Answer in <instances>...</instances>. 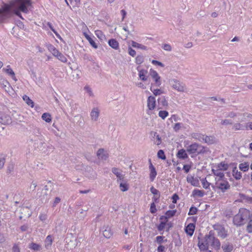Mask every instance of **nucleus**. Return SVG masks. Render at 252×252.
Masks as SVG:
<instances>
[{
    "label": "nucleus",
    "instance_id": "nucleus-60",
    "mask_svg": "<svg viewBox=\"0 0 252 252\" xmlns=\"http://www.w3.org/2000/svg\"><path fill=\"white\" fill-rule=\"evenodd\" d=\"M47 218V215L45 213H40L39 216V220L42 221H44Z\"/></svg>",
    "mask_w": 252,
    "mask_h": 252
},
{
    "label": "nucleus",
    "instance_id": "nucleus-5",
    "mask_svg": "<svg viewBox=\"0 0 252 252\" xmlns=\"http://www.w3.org/2000/svg\"><path fill=\"white\" fill-rule=\"evenodd\" d=\"M186 150L189 154H200L204 153L205 150L204 147L196 143H192L186 147Z\"/></svg>",
    "mask_w": 252,
    "mask_h": 252
},
{
    "label": "nucleus",
    "instance_id": "nucleus-45",
    "mask_svg": "<svg viewBox=\"0 0 252 252\" xmlns=\"http://www.w3.org/2000/svg\"><path fill=\"white\" fill-rule=\"evenodd\" d=\"M55 57L63 63H66L67 61L66 58L61 52H59Z\"/></svg>",
    "mask_w": 252,
    "mask_h": 252
},
{
    "label": "nucleus",
    "instance_id": "nucleus-24",
    "mask_svg": "<svg viewBox=\"0 0 252 252\" xmlns=\"http://www.w3.org/2000/svg\"><path fill=\"white\" fill-rule=\"evenodd\" d=\"M177 157L179 158L183 159L188 158L186 151L184 149L180 150L177 154Z\"/></svg>",
    "mask_w": 252,
    "mask_h": 252
},
{
    "label": "nucleus",
    "instance_id": "nucleus-26",
    "mask_svg": "<svg viewBox=\"0 0 252 252\" xmlns=\"http://www.w3.org/2000/svg\"><path fill=\"white\" fill-rule=\"evenodd\" d=\"M158 102L159 105H161L162 107H166L168 106V102L164 96L158 97Z\"/></svg>",
    "mask_w": 252,
    "mask_h": 252
},
{
    "label": "nucleus",
    "instance_id": "nucleus-59",
    "mask_svg": "<svg viewBox=\"0 0 252 252\" xmlns=\"http://www.w3.org/2000/svg\"><path fill=\"white\" fill-rule=\"evenodd\" d=\"M166 222H161L160 224L158 226V231H162L165 226Z\"/></svg>",
    "mask_w": 252,
    "mask_h": 252
},
{
    "label": "nucleus",
    "instance_id": "nucleus-41",
    "mask_svg": "<svg viewBox=\"0 0 252 252\" xmlns=\"http://www.w3.org/2000/svg\"><path fill=\"white\" fill-rule=\"evenodd\" d=\"M240 169L244 172L247 171L249 170V164L248 162H243L239 164Z\"/></svg>",
    "mask_w": 252,
    "mask_h": 252
},
{
    "label": "nucleus",
    "instance_id": "nucleus-50",
    "mask_svg": "<svg viewBox=\"0 0 252 252\" xmlns=\"http://www.w3.org/2000/svg\"><path fill=\"white\" fill-rule=\"evenodd\" d=\"M67 102L69 106L71 107L72 110H75L77 108L76 104L72 100L67 99Z\"/></svg>",
    "mask_w": 252,
    "mask_h": 252
},
{
    "label": "nucleus",
    "instance_id": "nucleus-19",
    "mask_svg": "<svg viewBox=\"0 0 252 252\" xmlns=\"http://www.w3.org/2000/svg\"><path fill=\"white\" fill-rule=\"evenodd\" d=\"M102 233L103 236L106 238H110L112 235V232L109 226L102 228Z\"/></svg>",
    "mask_w": 252,
    "mask_h": 252
},
{
    "label": "nucleus",
    "instance_id": "nucleus-64",
    "mask_svg": "<svg viewBox=\"0 0 252 252\" xmlns=\"http://www.w3.org/2000/svg\"><path fill=\"white\" fill-rule=\"evenodd\" d=\"M245 127L247 130H252V122H249L246 123Z\"/></svg>",
    "mask_w": 252,
    "mask_h": 252
},
{
    "label": "nucleus",
    "instance_id": "nucleus-17",
    "mask_svg": "<svg viewBox=\"0 0 252 252\" xmlns=\"http://www.w3.org/2000/svg\"><path fill=\"white\" fill-rule=\"evenodd\" d=\"M149 169L150 170V178L151 181H153L157 176V171L155 167L151 162L149 165Z\"/></svg>",
    "mask_w": 252,
    "mask_h": 252
},
{
    "label": "nucleus",
    "instance_id": "nucleus-40",
    "mask_svg": "<svg viewBox=\"0 0 252 252\" xmlns=\"http://www.w3.org/2000/svg\"><path fill=\"white\" fill-rule=\"evenodd\" d=\"M213 244L211 246L213 248L215 249L216 250H219L220 249V243L219 239L216 238L215 237L214 238V240H213Z\"/></svg>",
    "mask_w": 252,
    "mask_h": 252
},
{
    "label": "nucleus",
    "instance_id": "nucleus-29",
    "mask_svg": "<svg viewBox=\"0 0 252 252\" xmlns=\"http://www.w3.org/2000/svg\"><path fill=\"white\" fill-rule=\"evenodd\" d=\"M97 156L101 159H106L107 158V155L104 153V149H99L97 152Z\"/></svg>",
    "mask_w": 252,
    "mask_h": 252
},
{
    "label": "nucleus",
    "instance_id": "nucleus-23",
    "mask_svg": "<svg viewBox=\"0 0 252 252\" xmlns=\"http://www.w3.org/2000/svg\"><path fill=\"white\" fill-rule=\"evenodd\" d=\"M212 172L215 176L219 178L218 179H222L224 178V175L222 170L220 169H213Z\"/></svg>",
    "mask_w": 252,
    "mask_h": 252
},
{
    "label": "nucleus",
    "instance_id": "nucleus-48",
    "mask_svg": "<svg viewBox=\"0 0 252 252\" xmlns=\"http://www.w3.org/2000/svg\"><path fill=\"white\" fill-rule=\"evenodd\" d=\"M168 115V112L166 111L161 110L158 113V116L161 119H164Z\"/></svg>",
    "mask_w": 252,
    "mask_h": 252
},
{
    "label": "nucleus",
    "instance_id": "nucleus-44",
    "mask_svg": "<svg viewBox=\"0 0 252 252\" xmlns=\"http://www.w3.org/2000/svg\"><path fill=\"white\" fill-rule=\"evenodd\" d=\"M42 119L47 123H50L51 121V116L50 114L48 113H44L42 114Z\"/></svg>",
    "mask_w": 252,
    "mask_h": 252
},
{
    "label": "nucleus",
    "instance_id": "nucleus-51",
    "mask_svg": "<svg viewBox=\"0 0 252 252\" xmlns=\"http://www.w3.org/2000/svg\"><path fill=\"white\" fill-rule=\"evenodd\" d=\"M237 116H238V114H237V113H236L233 111H231V112L226 113L225 115V117L226 118H234V117H236Z\"/></svg>",
    "mask_w": 252,
    "mask_h": 252
},
{
    "label": "nucleus",
    "instance_id": "nucleus-2",
    "mask_svg": "<svg viewBox=\"0 0 252 252\" xmlns=\"http://www.w3.org/2000/svg\"><path fill=\"white\" fill-rule=\"evenodd\" d=\"M251 215L250 212L245 208H241L237 214L233 217V223L237 226H240L245 224L250 219Z\"/></svg>",
    "mask_w": 252,
    "mask_h": 252
},
{
    "label": "nucleus",
    "instance_id": "nucleus-31",
    "mask_svg": "<svg viewBox=\"0 0 252 252\" xmlns=\"http://www.w3.org/2000/svg\"><path fill=\"white\" fill-rule=\"evenodd\" d=\"M48 50L54 56L58 55V54L60 52L53 45L49 44L48 45Z\"/></svg>",
    "mask_w": 252,
    "mask_h": 252
},
{
    "label": "nucleus",
    "instance_id": "nucleus-9",
    "mask_svg": "<svg viewBox=\"0 0 252 252\" xmlns=\"http://www.w3.org/2000/svg\"><path fill=\"white\" fill-rule=\"evenodd\" d=\"M156 100L154 96H150L147 99V106L150 110H153L156 108Z\"/></svg>",
    "mask_w": 252,
    "mask_h": 252
},
{
    "label": "nucleus",
    "instance_id": "nucleus-56",
    "mask_svg": "<svg viewBox=\"0 0 252 252\" xmlns=\"http://www.w3.org/2000/svg\"><path fill=\"white\" fill-rule=\"evenodd\" d=\"M202 184L203 187L205 189H208L210 185V184L207 182L206 178L203 179L202 180Z\"/></svg>",
    "mask_w": 252,
    "mask_h": 252
},
{
    "label": "nucleus",
    "instance_id": "nucleus-13",
    "mask_svg": "<svg viewBox=\"0 0 252 252\" xmlns=\"http://www.w3.org/2000/svg\"><path fill=\"white\" fill-rule=\"evenodd\" d=\"M0 123L3 125H8L11 123V119L9 115L0 114Z\"/></svg>",
    "mask_w": 252,
    "mask_h": 252
},
{
    "label": "nucleus",
    "instance_id": "nucleus-52",
    "mask_svg": "<svg viewBox=\"0 0 252 252\" xmlns=\"http://www.w3.org/2000/svg\"><path fill=\"white\" fill-rule=\"evenodd\" d=\"M198 209L197 208L192 206L190 208L189 212L188 213L189 215H193L197 213Z\"/></svg>",
    "mask_w": 252,
    "mask_h": 252
},
{
    "label": "nucleus",
    "instance_id": "nucleus-58",
    "mask_svg": "<svg viewBox=\"0 0 252 252\" xmlns=\"http://www.w3.org/2000/svg\"><path fill=\"white\" fill-rule=\"evenodd\" d=\"M182 124L180 123H176L173 126V129L175 131H178L181 128Z\"/></svg>",
    "mask_w": 252,
    "mask_h": 252
},
{
    "label": "nucleus",
    "instance_id": "nucleus-25",
    "mask_svg": "<svg viewBox=\"0 0 252 252\" xmlns=\"http://www.w3.org/2000/svg\"><path fill=\"white\" fill-rule=\"evenodd\" d=\"M3 70L8 75H10L12 78L15 81H17L16 78L15 73L13 70L10 68L9 65L7 66L6 68H3Z\"/></svg>",
    "mask_w": 252,
    "mask_h": 252
},
{
    "label": "nucleus",
    "instance_id": "nucleus-20",
    "mask_svg": "<svg viewBox=\"0 0 252 252\" xmlns=\"http://www.w3.org/2000/svg\"><path fill=\"white\" fill-rule=\"evenodd\" d=\"M177 212L176 210H168L166 212L165 216H161L160 218V220L162 219L163 218H165L166 219V221H167V219L173 217L175 215L176 213Z\"/></svg>",
    "mask_w": 252,
    "mask_h": 252
},
{
    "label": "nucleus",
    "instance_id": "nucleus-3",
    "mask_svg": "<svg viewBox=\"0 0 252 252\" xmlns=\"http://www.w3.org/2000/svg\"><path fill=\"white\" fill-rule=\"evenodd\" d=\"M215 236L212 231H210L208 235L205 236L203 242L199 241L198 246L200 250L208 249L209 246H212Z\"/></svg>",
    "mask_w": 252,
    "mask_h": 252
},
{
    "label": "nucleus",
    "instance_id": "nucleus-14",
    "mask_svg": "<svg viewBox=\"0 0 252 252\" xmlns=\"http://www.w3.org/2000/svg\"><path fill=\"white\" fill-rule=\"evenodd\" d=\"M150 191L152 194H154V196L152 198V200L155 202H158V200L160 197V192L159 191L155 189L154 187H152L150 188Z\"/></svg>",
    "mask_w": 252,
    "mask_h": 252
},
{
    "label": "nucleus",
    "instance_id": "nucleus-16",
    "mask_svg": "<svg viewBox=\"0 0 252 252\" xmlns=\"http://www.w3.org/2000/svg\"><path fill=\"white\" fill-rule=\"evenodd\" d=\"M83 35L85 38L89 41L91 45L94 49H97L98 46L97 44L94 41V40L90 36V35L85 31L83 32Z\"/></svg>",
    "mask_w": 252,
    "mask_h": 252
},
{
    "label": "nucleus",
    "instance_id": "nucleus-42",
    "mask_svg": "<svg viewBox=\"0 0 252 252\" xmlns=\"http://www.w3.org/2000/svg\"><path fill=\"white\" fill-rule=\"evenodd\" d=\"M150 90L153 92L155 96L159 95L164 93V92L161 89H153L152 86L151 87Z\"/></svg>",
    "mask_w": 252,
    "mask_h": 252
},
{
    "label": "nucleus",
    "instance_id": "nucleus-10",
    "mask_svg": "<svg viewBox=\"0 0 252 252\" xmlns=\"http://www.w3.org/2000/svg\"><path fill=\"white\" fill-rule=\"evenodd\" d=\"M100 114V110L97 107H94L92 109L90 116L92 121L96 122L98 120Z\"/></svg>",
    "mask_w": 252,
    "mask_h": 252
},
{
    "label": "nucleus",
    "instance_id": "nucleus-34",
    "mask_svg": "<svg viewBox=\"0 0 252 252\" xmlns=\"http://www.w3.org/2000/svg\"><path fill=\"white\" fill-rule=\"evenodd\" d=\"M147 71L144 69H141L139 71V76L141 80L143 81H146L147 80L148 77L146 76Z\"/></svg>",
    "mask_w": 252,
    "mask_h": 252
},
{
    "label": "nucleus",
    "instance_id": "nucleus-22",
    "mask_svg": "<svg viewBox=\"0 0 252 252\" xmlns=\"http://www.w3.org/2000/svg\"><path fill=\"white\" fill-rule=\"evenodd\" d=\"M108 43L109 45L113 49L115 50L119 49V43L116 39H111L108 41Z\"/></svg>",
    "mask_w": 252,
    "mask_h": 252
},
{
    "label": "nucleus",
    "instance_id": "nucleus-6",
    "mask_svg": "<svg viewBox=\"0 0 252 252\" xmlns=\"http://www.w3.org/2000/svg\"><path fill=\"white\" fill-rule=\"evenodd\" d=\"M217 188L224 192L230 188L229 183L225 180L218 179L216 183Z\"/></svg>",
    "mask_w": 252,
    "mask_h": 252
},
{
    "label": "nucleus",
    "instance_id": "nucleus-36",
    "mask_svg": "<svg viewBox=\"0 0 252 252\" xmlns=\"http://www.w3.org/2000/svg\"><path fill=\"white\" fill-rule=\"evenodd\" d=\"M203 136V134L197 132H194L191 134L192 138L200 142H202Z\"/></svg>",
    "mask_w": 252,
    "mask_h": 252
},
{
    "label": "nucleus",
    "instance_id": "nucleus-39",
    "mask_svg": "<svg viewBox=\"0 0 252 252\" xmlns=\"http://www.w3.org/2000/svg\"><path fill=\"white\" fill-rule=\"evenodd\" d=\"M154 138L155 137L154 140V143L158 146L161 143V139L159 135L158 134L157 132H154Z\"/></svg>",
    "mask_w": 252,
    "mask_h": 252
},
{
    "label": "nucleus",
    "instance_id": "nucleus-7",
    "mask_svg": "<svg viewBox=\"0 0 252 252\" xmlns=\"http://www.w3.org/2000/svg\"><path fill=\"white\" fill-rule=\"evenodd\" d=\"M214 229L217 232L218 235L221 238H225L227 235V232L224 227L221 225L215 224L213 226Z\"/></svg>",
    "mask_w": 252,
    "mask_h": 252
},
{
    "label": "nucleus",
    "instance_id": "nucleus-61",
    "mask_svg": "<svg viewBox=\"0 0 252 252\" xmlns=\"http://www.w3.org/2000/svg\"><path fill=\"white\" fill-rule=\"evenodd\" d=\"M162 48L165 51H171L172 50V47L169 44H164L163 45Z\"/></svg>",
    "mask_w": 252,
    "mask_h": 252
},
{
    "label": "nucleus",
    "instance_id": "nucleus-46",
    "mask_svg": "<svg viewBox=\"0 0 252 252\" xmlns=\"http://www.w3.org/2000/svg\"><path fill=\"white\" fill-rule=\"evenodd\" d=\"M23 99L25 101L28 105L31 106L32 107L33 106V101L26 95H25L23 97Z\"/></svg>",
    "mask_w": 252,
    "mask_h": 252
},
{
    "label": "nucleus",
    "instance_id": "nucleus-57",
    "mask_svg": "<svg viewBox=\"0 0 252 252\" xmlns=\"http://www.w3.org/2000/svg\"><path fill=\"white\" fill-rule=\"evenodd\" d=\"M155 203L156 202L153 201V202L151 204L150 212L152 214H154L157 212Z\"/></svg>",
    "mask_w": 252,
    "mask_h": 252
},
{
    "label": "nucleus",
    "instance_id": "nucleus-4",
    "mask_svg": "<svg viewBox=\"0 0 252 252\" xmlns=\"http://www.w3.org/2000/svg\"><path fill=\"white\" fill-rule=\"evenodd\" d=\"M169 84L171 88L179 92H184L186 89L185 84L180 80L175 78L169 79Z\"/></svg>",
    "mask_w": 252,
    "mask_h": 252
},
{
    "label": "nucleus",
    "instance_id": "nucleus-8",
    "mask_svg": "<svg viewBox=\"0 0 252 252\" xmlns=\"http://www.w3.org/2000/svg\"><path fill=\"white\" fill-rule=\"evenodd\" d=\"M151 75L155 81V86L160 87L161 84L160 77L156 71L153 70L151 72Z\"/></svg>",
    "mask_w": 252,
    "mask_h": 252
},
{
    "label": "nucleus",
    "instance_id": "nucleus-33",
    "mask_svg": "<svg viewBox=\"0 0 252 252\" xmlns=\"http://www.w3.org/2000/svg\"><path fill=\"white\" fill-rule=\"evenodd\" d=\"M245 129V126L239 122L236 123L233 125L232 129L234 130H243Z\"/></svg>",
    "mask_w": 252,
    "mask_h": 252
},
{
    "label": "nucleus",
    "instance_id": "nucleus-43",
    "mask_svg": "<svg viewBox=\"0 0 252 252\" xmlns=\"http://www.w3.org/2000/svg\"><path fill=\"white\" fill-rule=\"evenodd\" d=\"M246 226V231L249 233H252V218L250 217Z\"/></svg>",
    "mask_w": 252,
    "mask_h": 252
},
{
    "label": "nucleus",
    "instance_id": "nucleus-28",
    "mask_svg": "<svg viewBox=\"0 0 252 252\" xmlns=\"http://www.w3.org/2000/svg\"><path fill=\"white\" fill-rule=\"evenodd\" d=\"M131 46L134 48H137L140 49L141 50H147V47L142 45L141 44L138 43L134 41H131Z\"/></svg>",
    "mask_w": 252,
    "mask_h": 252
},
{
    "label": "nucleus",
    "instance_id": "nucleus-38",
    "mask_svg": "<svg viewBox=\"0 0 252 252\" xmlns=\"http://www.w3.org/2000/svg\"><path fill=\"white\" fill-rule=\"evenodd\" d=\"M29 248L35 251H39L41 249V245L34 243H32L30 244Z\"/></svg>",
    "mask_w": 252,
    "mask_h": 252
},
{
    "label": "nucleus",
    "instance_id": "nucleus-35",
    "mask_svg": "<svg viewBox=\"0 0 252 252\" xmlns=\"http://www.w3.org/2000/svg\"><path fill=\"white\" fill-rule=\"evenodd\" d=\"M232 174L234 178L236 180H239L242 178V173L239 171L236 167L233 169Z\"/></svg>",
    "mask_w": 252,
    "mask_h": 252
},
{
    "label": "nucleus",
    "instance_id": "nucleus-54",
    "mask_svg": "<svg viewBox=\"0 0 252 252\" xmlns=\"http://www.w3.org/2000/svg\"><path fill=\"white\" fill-rule=\"evenodd\" d=\"M120 189L122 191H126L128 190V186L126 183H121L120 184Z\"/></svg>",
    "mask_w": 252,
    "mask_h": 252
},
{
    "label": "nucleus",
    "instance_id": "nucleus-62",
    "mask_svg": "<svg viewBox=\"0 0 252 252\" xmlns=\"http://www.w3.org/2000/svg\"><path fill=\"white\" fill-rule=\"evenodd\" d=\"M128 52L129 55L132 57H134L136 55V51L130 47L128 48Z\"/></svg>",
    "mask_w": 252,
    "mask_h": 252
},
{
    "label": "nucleus",
    "instance_id": "nucleus-27",
    "mask_svg": "<svg viewBox=\"0 0 252 252\" xmlns=\"http://www.w3.org/2000/svg\"><path fill=\"white\" fill-rule=\"evenodd\" d=\"M202 142H204L208 144H213L214 142V137L212 136H208L203 134Z\"/></svg>",
    "mask_w": 252,
    "mask_h": 252
},
{
    "label": "nucleus",
    "instance_id": "nucleus-49",
    "mask_svg": "<svg viewBox=\"0 0 252 252\" xmlns=\"http://www.w3.org/2000/svg\"><path fill=\"white\" fill-rule=\"evenodd\" d=\"M228 166L227 164L224 163V162H220L218 164L217 168L220 169L221 170H225L227 169Z\"/></svg>",
    "mask_w": 252,
    "mask_h": 252
},
{
    "label": "nucleus",
    "instance_id": "nucleus-53",
    "mask_svg": "<svg viewBox=\"0 0 252 252\" xmlns=\"http://www.w3.org/2000/svg\"><path fill=\"white\" fill-rule=\"evenodd\" d=\"M144 61V58L142 56L138 55L135 59V63L137 64H141Z\"/></svg>",
    "mask_w": 252,
    "mask_h": 252
},
{
    "label": "nucleus",
    "instance_id": "nucleus-12",
    "mask_svg": "<svg viewBox=\"0 0 252 252\" xmlns=\"http://www.w3.org/2000/svg\"><path fill=\"white\" fill-rule=\"evenodd\" d=\"M238 116L241 117V118L239 119V121L241 122L252 120V114L248 112L239 113Z\"/></svg>",
    "mask_w": 252,
    "mask_h": 252
},
{
    "label": "nucleus",
    "instance_id": "nucleus-11",
    "mask_svg": "<svg viewBox=\"0 0 252 252\" xmlns=\"http://www.w3.org/2000/svg\"><path fill=\"white\" fill-rule=\"evenodd\" d=\"M112 172L115 174L118 178L117 181H123L125 175L122 173V171L119 168L113 167L112 169Z\"/></svg>",
    "mask_w": 252,
    "mask_h": 252
},
{
    "label": "nucleus",
    "instance_id": "nucleus-1",
    "mask_svg": "<svg viewBox=\"0 0 252 252\" xmlns=\"http://www.w3.org/2000/svg\"><path fill=\"white\" fill-rule=\"evenodd\" d=\"M31 0H13L9 5H5L2 9L0 8V22L4 19L5 15L12 10L14 13L22 19L21 12L29 13L32 8Z\"/></svg>",
    "mask_w": 252,
    "mask_h": 252
},
{
    "label": "nucleus",
    "instance_id": "nucleus-37",
    "mask_svg": "<svg viewBox=\"0 0 252 252\" xmlns=\"http://www.w3.org/2000/svg\"><path fill=\"white\" fill-rule=\"evenodd\" d=\"M192 195L193 196L202 197L204 195V191L198 189H195L192 191Z\"/></svg>",
    "mask_w": 252,
    "mask_h": 252
},
{
    "label": "nucleus",
    "instance_id": "nucleus-47",
    "mask_svg": "<svg viewBox=\"0 0 252 252\" xmlns=\"http://www.w3.org/2000/svg\"><path fill=\"white\" fill-rule=\"evenodd\" d=\"M220 123L221 125L223 126L232 125L233 124V122L231 120L227 119L221 120Z\"/></svg>",
    "mask_w": 252,
    "mask_h": 252
},
{
    "label": "nucleus",
    "instance_id": "nucleus-21",
    "mask_svg": "<svg viewBox=\"0 0 252 252\" xmlns=\"http://www.w3.org/2000/svg\"><path fill=\"white\" fill-rule=\"evenodd\" d=\"M53 238L52 236L49 235H48L45 240V247L46 249H49L53 243Z\"/></svg>",
    "mask_w": 252,
    "mask_h": 252
},
{
    "label": "nucleus",
    "instance_id": "nucleus-30",
    "mask_svg": "<svg viewBox=\"0 0 252 252\" xmlns=\"http://www.w3.org/2000/svg\"><path fill=\"white\" fill-rule=\"evenodd\" d=\"M95 35L101 41H104L106 40V37L103 32L100 30H96L94 32Z\"/></svg>",
    "mask_w": 252,
    "mask_h": 252
},
{
    "label": "nucleus",
    "instance_id": "nucleus-55",
    "mask_svg": "<svg viewBox=\"0 0 252 252\" xmlns=\"http://www.w3.org/2000/svg\"><path fill=\"white\" fill-rule=\"evenodd\" d=\"M157 155L159 158H161L162 159H165L166 158L164 153L162 150H160L158 151Z\"/></svg>",
    "mask_w": 252,
    "mask_h": 252
},
{
    "label": "nucleus",
    "instance_id": "nucleus-32",
    "mask_svg": "<svg viewBox=\"0 0 252 252\" xmlns=\"http://www.w3.org/2000/svg\"><path fill=\"white\" fill-rule=\"evenodd\" d=\"M221 248L224 252H231L233 249L232 245L228 243L223 244Z\"/></svg>",
    "mask_w": 252,
    "mask_h": 252
},
{
    "label": "nucleus",
    "instance_id": "nucleus-15",
    "mask_svg": "<svg viewBox=\"0 0 252 252\" xmlns=\"http://www.w3.org/2000/svg\"><path fill=\"white\" fill-rule=\"evenodd\" d=\"M187 181L191 184V185L194 187H198L199 186V182L197 178H195L191 176H188L187 178Z\"/></svg>",
    "mask_w": 252,
    "mask_h": 252
},
{
    "label": "nucleus",
    "instance_id": "nucleus-18",
    "mask_svg": "<svg viewBox=\"0 0 252 252\" xmlns=\"http://www.w3.org/2000/svg\"><path fill=\"white\" fill-rule=\"evenodd\" d=\"M195 225L193 223L189 224L186 227L185 231L187 234L191 236L194 231Z\"/></svg>",
    "mask_w": 252,
    "mask_h": 252
},
{
    "label": "nucleus",
    "instance_id": "nucleus-63",
    "mask_svg": "<svg viewBox=\"0 0 252 252\" xmlns=\"http://www.w3.org/2000/svg\"><path fill=\"white\" fill-rule=\"evenodd\" d=\"M37 186L36 183L34 182H32L31 185L29 187V189L30 191H33L35 189V188Z\"/></svg>",
    "mask_w": 252,
    "mask_h": 252
}]
</instances>
